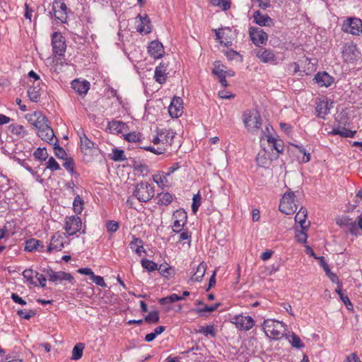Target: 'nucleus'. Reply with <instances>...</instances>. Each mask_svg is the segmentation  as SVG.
Listing matches in <instances>:
<instances>
[{
	"mask_svg": "<svg viewBox=\"0 0 362 362\" xmlns=\"http://www.w3.org/2000/svg\"><path fill=\"white\" fill-rule=\"evenodd\" d=\"M37 271H35L32 269H25L22 275L24 279H26V281L30 284L35 286H37V284L36 281H34V278H35Z\"/></svg>",
	"mask_w": 362,
	"mask_h": 362,
	"instance_id": "nucleus-37",
	"label": "nucleus"
},
{
	"mask_svg": "<svg viewBox=\"0 0 362 362\" xmlns=\"http://www.w3.org/2000/svg\"><path fill=\"white\" fill-rule=\"evenodd\" d=\"M44 245L42 242L35 238H30L25 242V250L27 252L39 251L42 252L44 250Z\"/></svg>",
	"mask_w": 362,
	"mask_h": 362,
	"instance_id": "nucleus-28",
	"label": "nucleus"
},
{
	"mask_svg": "<svg viewBox=\"0 0 362 362\" xmlns=\"http://www.w3.org/2000/svg\"><path fill=\"white\" fill-rule=\"evenodd\" d=\"M153 186L147 182H141L135 186L133 195L141 202H148L154 196Z\"/></svg>",
	"mask_w": 362,
	"mask_h": 362,
	"instance_id": "nucleus-6",
	"label": "nucleus"
},
{
	"mask_svg": "<svg viewBox=\"0 0 362 362\" xmlns=\"http://www.w3.org/2000/svg\"><path fill=\"white\" fill-rule=\"evenodd\" d=\"M9 129L13 134H15L20 138H23L26 134V130L23 126L15 124L9 126Z\"/></svg>",
	"mask_w": 362,
	"mask_h": 362,
	"instance_id": "nucleus-40",
	"label": "nucleus"
},
{
	"mask_svg": "<svg viewBox=\"0 0 362 362\" xmlns=\"http://www.w3.org/2000/svg\"><path fill=\"white\" fill-rule=\"evenodd\" d=\"M307 216V209L303 206L300 207L295 216V221L300 225V228L309 227L310 223L306 221Z\"/></svg>",
	"mask_w": 362,
	"mask_h": 362,
	"instance_id": "nucleus-30",
	"label": "nucleus"
},
{
	"mask_svg": "<svg viewBox=\"0 0 362 362\" xmlns=\"http://www.w3.org/2000/svg\"><path fill=\"white\" fill-rule=\"evenodd\" d=\"M314 81L320 87H329L334 83V78L327 72H319L315 74Z\"/></svg>",
	"mask_w": 362,
	"mask_h": 362,
	"instance_id": "nucleus-22",
	"label": "nucleus"
},
{
	"mask_svg": "<svg viewBox=\"0 0 362 362\" xmlns=\"http://www.w3.org/2000/svg\"><path fill=\"white\" fill-rule=\"evenodd\" d=\"M173 231L180 233L187 223V213L183 209H177L173 213Z\"/></svg>",
	"mask_w": 362,
	"mask_h": 362,
	"instance_id": "nucleus-14",
	"label": "nucleus"
},
{
	"mask_svg": "<svg viewBox=\"0 0 362 362\" xmlns=\"http://www.w3.org/2000/svg\"><path fill=\"white\" fill-rule=\"evenodd\" d=\"M329 134L332 135H339L345 138H353L356 134V132L345 128L340 129L337 127L333 128Z\"/></svg>",
	"mask_w": 362,
	"mask_h": 362,
	"instance_id": "nucleus-33",
	"label": "nucleus"
},
{
	"mask_svg": "<svg viewBox=\"0 0 362 362\" xmlns=\"http://www.w3.org/2000/svg\"><path fill=\"white\" fill-rule=\"evenodd\" d=\"M40 83H33L28 90V96L32 102L37 103L40 98Z\"/></svg>",
	"mask_w": 362,
	"mask_h": 362,
	"instance_id": "nucleus-31",
	"label": "nucleus"
},
{
	"mask_svg": "<svg viewBox=\"0 0 362 362\" xmlns=\"http://www.w3.org/2000/svg\"><path fill=\"white\" fill-rule=\"evenodd\" d=\"M156 199L158 204L168 206L173 202V196L168 192H161L157 195Z\"/></svg>",
	"mask_w": 362,
	"mask_h": 362,
	"instance_id": "nucleus-35",
	"label": "nucleus"
},
{
	"mask_svg": "<svg viewBox=\"0 0 362 362\" xmlns=\"http://www.w3.org/2000/svg\"><path fill=\"white\" fill-rule=\"evenodd\" d=\"M278 158L276 153H271L266 148H262L256 157V161L257 165L262 168H268L273 160H276Z\"/></svg>",
	"mask_w": 362,
	"mask_h": 362,
	"instance_id": "nucleus-11",
	"label": "nucleus"
},
{
	"mask_svg": "<svg viewBox=\"0 0 362 362\" xmlns=\"http://www.w3.org/2000/svg\"><path fill=\"white\" fill-rule=\"evenodd\" d=\"M83 349L84 344L83 343H78L75 345L72 350L71 358L75 361L80 359L83 356Z\"/></svg>",
	"mask_w": 362,
	"mask_h": 362,
	"instance_id": "nucleus-42",
	"label": "nucleus"
},
{
	"mask_svg": "<svg viewBox=\"0 0 362 362\" xmlns=\"http://www.w3.org/2000/svg\"><path fill=\"white\" fill-rule=\"evenodd\" d=\"M71 87L79 95H86L90 88V83L86 80L75 79L71 83Z\"/></svg>",
	"mask_w": 362,
	"mask_h": 362,
	"instance_id": "nucleus-24",
	"label": "nucleus"
},
{
	"mask_svg": "<svg viewBox=\"0 0 362 362\" xmlns=\"http://www.w3.org/2000/svg\"><path fill=\"white\" fill-rule=\"evenodd\" d=\"M230 322L235 325V327L240 331H249L255 325L254 319L250 315L243 314L234 315L231 318Z\"/></svg>",
	"mask_w": 362,
	"mask_h": 362,
	"instance_id": "nucleus-8",
	"label": "nucleus"
},
{
	"mask_svg": "<svg viewBox=\"0 0 362 362\" xmlns=\"http://www.w3.org/2000/svg\"><path fill=\"white\" fill-rule=\"evenodd\" d=\"M138 18L140 20V24L137 25V31L140 33H150L151 32L152 28L151 21L147 16V15H145L144 16L139 15Z\"/></svg>",
	"mask_w": 362,
	"mask_h": 362,
	"instance_id": "nucleus-27",
	"label": "nucleus"
},
{
	"mask_svg": "<svg viewBox=\"0 0 362 362\" xmlns=\"http://www.w3.org/2000/svg\"><path fill=\"white\" fill-rule=\"evenodd\" d=\"M308 228H300V230H296V238L298 243H305L307 242L308 235L307 230Z\"/></svg>",
	"mask_w": 362,
	"mask_h": 362,
	"instance_id": "nucleus-47",
	"label": "nucleus"
},
{
	"mask_svg": "<svg viewBox=\"0 0 362 362\" xmlns=\"http://www.w3.org/2000/svg\"><path fill=\"white\" fill-rule=\"evenodd\" d=\"M255 22L260 26H270L273 24L272 19L267 14H262L259 11L253 13Z\"/></svg>",
	"mask_w": 362,
	"mask_h": 362,
	"instance_id": "nucleus-25",
	"label": "nucleus"
},
{
	"mask_svg": "<svg viewBox=\"0 0 362 362\" xmlns=\"http://www.w3.org/2000/svg\"><path fill=\"white\" fill-rule=\"evenodd\" d=\"M52 9L56 18L59 20L62 23L66 22L68 8L65 3L54 0Z\"/></svg>",
	"mask_w": 362,
	"mask_h": 362,
	"instance_id": "nucleus-18",
	"label": "nucleus"
},
{
	"mask_svg": "<svg viewBox=\"0 0 362 362\" xmlns=\"http://www.w3.org/2000/svg\"><path fill=\"white\" fill-rule=\"evenodd\" d=\"M197 332L203 334L206 337L209 335L214 337L216 335V329L214 325H209L206 327L201 326Z\"/></svg>",
	"mask_w": 362,
	"mask_h": 362,
	"instance_id": "nucleus-44",
	"label": "nucleus"
},
{
	"mask_svg": "<svg viewBox=\"0 0 362 362\" xmlns=\"http://www.w3.org/2000/svg\"><path fill=\"white\" fill-rule=\"evenodd\" d=\"M66 233L57 232L51 238L49 245L46 249L47 253L61 251L65 245Z\"/></svg>",
	"mask_w": 362,
	"mask_h": 362,
	"instance_id": "nucleus-10",
	"label": "nucleus"
},
{
	"mask_svg": "<svg viewBox=\"0 0 362 362\" xmlns=\"http://www.w3.org/2000/svg\"><path fill=\"white\" fill-rule=\"evenodd\" d=\"M333 107V102L328 99H323L319 101L316 107V112L318 117L325 119L330 110Z\"/></svg>",
	"mask_w": 362,
	"mask_h": 362,
	"instance_id": "nucleus-21",
	"label": "nucleus"
},
{
	"mask_svg": "<svg viewBox=\"0 0 362 362\" xmlns=\"http://www.w3.org/2000/svg\"><path fill=\"white\" fill-rule=\"evenodd\" d=\"M45 273L48 277V280L55 284L61 283L63 281L72 282L74 280V276L70 273L65 272H55L51 268H49L45 271Z\"/></svg>",
	"mask_w": 362,
	"mask_h": 362,
	"instance_id": "nucleus-12",
	"label": "nucleus"
},
{
	"mask_svg": "<svg viewBox=\"0 0 362 362\" xmlns=\"http://www.w3.org/2000/svg\"><path fill=\"white\" fill-rule=\"evenodd\" d=\"M64 230L67 236L76 235L77 233L83 234L86 233L85 226L81 217L76 215L66 216L65 218Z\"/></svg>",
	"mask_w": 362,
	"mask_h": 362,
	"instance_id": "nucleus-4",
	"label": "nucleus"
},
{
	"mask_svg": "<svg viewBox=\"0 0 362 362\" xmlns=\"http://www.w3.org/2000/svg\"><path fill=\"white\" fill-rule=\"evenodd\" d=\"M17 314L21 318H23L25 320H30L32 317H33L35 315V312L32 310H30L28 311L23 310H18L17 311Z\"/></svg>",
	"mask_w": 362,
	"mask_h": 362,
	"instance_id": "nucleus-54",
	"label": "nucleus"
},
{
	"mask_svg": "<svg viewBox=\"0 0 362 362\" xmlns=\"http://www.w3.org/2000/svg\"><path fill=\"white\" fill-rule=\"evenodd\" d=\"M249 34L251 40L256 46L265 44L268 40L267 33L259 28H250Z\"/></svg>",
	"mask_w": 362,
	"mask_h": 362,
	"instance_id": "nucleus-16",
	"label": "nucleus"
},
{
	"mask_svg": "<svg viewBox=\"0 0 362 362\" xmlns=\"http://www.w3.org/2000/svg\"><path fill=\"white\" fill-rule=\"evenodd\" d=\"M148 52L155 59L162 58L165 53L163 44L158 40L151 42L148 47Z\"/></svg>",
	"mask_w": 362,
	"mask_h": 362,
	"instance_id": "nucleus-20",
	"label": "nucleus"
},
{
	"mask_svg": "<svg viewBox=\"0 0 362 362\" xmlns=\"http://www.w3.org/2000/svg\"><path fill=\"white\" fill-rule=\"evenodd\" d=\"M169 175H167V173H160L153 176V180L160 187H164L165 184L168 182L167 177Z\"/></svg>",
	"mask_w": 362,
	"mask_h": 362,
	"instance_id": "nucleus-43",
	"label": "nucleus"
},
{
	"mask_svg": "<svg viewBox=\"0 0 362 362\" xmlns=\"http://www.w3.org/2000/svg\"><path fill=\"white\" fill-rule=\"evenodd\" d=\"M256 57L260 60L261 62L267 64H276V56L274 51L270 49H260L256 52Z\"/></svg>",
	"mask_w": 362,
	"mask_h": 362,
	"instance_id": "nucleus-19",
	"label": "nucleus"
},
{
	"mask_svg": "<svg viewBox=\"0 0 362 362\" xmlns=\"http://www.w3.org/2000/svg\"><path fill=\"white\" fill-rule=\"evenodd\" d=\"M84 208V202L83 199L76 194L73 202V210L76 214H81Z\"/></svg>",
	"mask_w": 362,
	"mask_h": 362,
	"instance_id": "nucleus-39",
	"label": "nucleus"
},
{
	"mask_svg": "<svg viewBox=\"0 0 362 362\" xmlns=\"http://www.w3.org/2000/svg\"><path fill=\"white\" fill-rule=\"evenodd\" d=\"M212 74L216 76L218 78L226 75V67L220 62H216L214 67L212 70Z\"/></svg>",
	"mask_w": 362,
	"mask_h": 362,
	"instance_id": "nucleus-41",
	"label": "nucleus"
},
{
	"mask_svg": "<svg viewBox=\"0 0 362 362\" xmlns=\"http://www.w3.org/2000/svg\"><path fill=\"white\" fill-rule=\"evenodd\" d=\"M47 168L49 169L51 171H56L60 169V166L56 160L53 157H51L47 163Z\"/></svg>",
	"mask_w": 362,
	"mask_h": 362,
	"instance_id": "nucleus-55",
	"label": "nucleus"
},
{
	"mask_svg": "<svg viewBox=\"0 0 362 362\" xmlns=\"http://www.w3.org/2000/svg\"><path fill=\"white\" fill-rule=\"evenodd\" d=\"M129 247L131 250L134 251L138 255L141 256L143 249L142 240L140 238L133 237L130 242Z\"/></svg>",
	"mask_w": 362,
	"mask_h": 362,
	"instance_id": "nucleus-38",
	"label": "nucleus"
},
{
	"mask_svg": "<svg viewBox=\"0 0 362 362\" xmlns=\"http://www.w3.org/2000/svg\"><path fill=\"white\" fill-rule=\"evenodd\" d=\"M34 117L33 124L37 130L38 136L50 144H53L57 138L54 136L53 129L47 124V117L40 112H35Z\"/></svg>",
	"mask_w": 362,
	"mask_h": 362,
	"instance_id": "nucleus-2",
	"label": "nucleus"
},
{
	"mask_svg": "<svg viewBox=\"0 0 362 362\" xmlns=\"http://www.w3.org/2000/svg\"><path fill=\"white\" fill-rule=\"evenodd\" d=\"M124 139L129 142H136L139 140V134L135 132H131L124 135Z\"/></svg>",
	"mask_w": 362,
	"mask_h": 362,
	"instance_id": "nucleus-60",
	"label": "nucleus"
},
{
	"mask_svg": "<svg viewBox=\"0 0 362 362\" xmlns=\"http://www.w3.org/2000/svg\"><path fill=\"white\" fill-rule=\"evenodd\" d=\"M52 51L55 56H64L66 49L64 37L59 32H54L52 35Z\"/></svg>",
	"mask_w": 362,
	"mask_h": 362,
	"instance_id": "nucleus-9",
	"label": "nucleus"
},
{
	"mask_svg": "<svg viewBox=\"0 0 362 362\" xmlns=\"http://www.w3.org/2000/svg\"><path fill=\"white\" fill-rule=\"evenodd\" d=\"M344 31L352 35L362 33V21L357 18H350L343 24Z\"/></svg>",
	"mask_w": 362,
	"mask_h": 362,
	"instance_id": "nucleus-15",
	"label": "nucleus"
},
{
	"mask_svg": "<svg viewBox=\"0 0 362 362\" xmlns=\"http://www.w3.org/2000/svg\"><path fill=\"white\" fill-rule=\"evenodd\" d=\"M165 67L163 65H160L156 68L154 73V78L156 81L162 84L166 80Z\"/></svg>",
	"mask_w": 362,
	"mask_h": 362,
	"instance_id": "nucleus-34",
	"label": "nucleus"
},
{
	"mask_svg": "<svg viewBox=\"0 0 362 362\" xmlns=\"http://www.w3.org/2000/svg\"><path fill=\"white\" fill-rule=\"evenodd\" d=\"M262 329L267 337L278 340L284 336L286 325L282 322L267 319L264 320Z\"/></svg>",
	"mask_w": 362,
	"mask_h": 362,
	"instance_id": "nucleus-3",
	"label": "nucleus"
},
{
	"mask_svg": "<svg viewBox=\"0 0 362 362\" xmlns=\"http://www.w3.org/2000/svg\"><path fill=\"white\" fill-rule=\"evenodd\" d=\"M157 270L163 276L166 278H170L175 275L174 269L168 263L161 264Z\"/></svg>",
	"mask_w": 362,
	"mask_h": 362,
	"instance_id": "nucleus-36",
	"label": "nucleus"
},
{
	"mask_svg": "<svg viewBox=\"0 0 362 362\" xmlns=\"http://www.w3.org/2000/svg\"><path fill=\"white\" fill-rule=\"evenodd\" d=\"M106 228L108 232H116L119 228V223L115 221H109L106 223Z\"/></svg>",
	"mask_w": 362,
	"mask_h": 362,
	"instance_id": "nucleus-57",
	"label": "nucleus"
},
{
	"mask_svg": "<svg viewBox=\"0 0 362 362\" xmlns=\"http://www.w3.org/2000/svg\"><path fill=\"white\" fill-rule=\"evenodd\" d=\"M168 112L171 117L178 118L183 113V103L180 97L175 96L168 107Z\"/></svg>",
	"mask_w": 362,
	"mask_h": 362,
	"instance_id": "nucleus-17",
	"label": "nucleus"
},
{
	"mask_svg": "<svg viewBox=\"0 0 362 362\" xmlns=\"http://www.w3.org/2000/svg\"><path fill=\"white\" fill-rule=\"evenodd\" d=\"M211 3L213 6H218L223 11H227L230 7V0H211Z\"/></svg>",
	"mask_w": 362,
	"mask_h": 362,
	"instance_id": "nucleus-46",
	"label": "nucleus"
},
{
	"mask_svg": "<svg viewBox=\"0 0 362 362\" xmlns=\"http://www.w3.org/2000/svg\"><path fill=\"white\" fill-rule=\"evenodd\" d=\"M267 137L268 150L269 151H271V153H276L279 156V153H282L284 151V145L282 141L277 140L272 136H267Z\"/></svg>",
	"mask_w": 362,
	"mask_h": 362,
	"instance_id": "nucleus-23",
	"label": "nucleus"
},
{
	"mask_svg": "<svg viewBox=\"0 0 362 362\" xmlns=\"http://www.w3.org/2000/svg\"><path fill=\"white\" fill-rule=\"evenodd\" d=\"M175 135L176 133L170 129H158L152 138L153 146H144L143 148L156 155L163 154L171 151Z\"/></svg>",
	"mask_w": 362,
	"mask_h": 362,
	"instance_id": "nucleus-1",
	"label": "nucleus"
},
{
	"mask_svg": "<svg viewBox=\"0 0 362 362\" xmlns=\"http://www.w3.org/2000/svg\"><path fill=\"white\" fill-rule=\"evenodd\" d=\"M57 141H54L52 144H54V153L57 157L59 158H63L66 155L65 151L63 149V148L60 147L59 145L57 144Z\"/></svg>",
	"mask_w": 362,
	"mask_h": 362,
	"instance_id": "nucleus-58",
	"label": "nucleus"
},
{
	"mask_svg": "<svg viewBox=\"0 0 362 362\" xmlns=\"http://www.w3.org/2000/svg\"><path fill=\"white\" fill-rule=\"evenodd\" d=\"M342 57L347 62H354L361 58V52L355 44L347 43L344 47Z\"/></svg>",
	"mask_w": 362,
	"mask_h": 362,
	"instance_id": "nucleus-13",
	"label": "nucleus"
},
{
	"mask_svg": "<svg viewBox=\"0 0 362 362\" xmlns=\"http://www.w3.org/2000/svg\"><path fill=\"white\" fill-rule=\"evenodd\" d=\"M33 156L35 159L42 161L46 160L48 153L45 148L39 147L35 151Z\"/></svg>",
	"mask_w": 362,
	"mask_h": 362,
	"instance_id": "nucleus-45",
	"label": "nucleus"
},
{
	"mask_svg": "<svg viewBox=\"0 0 362 362\" xmlns=\"http://www.w3.org/2000/svg\"><path fill=\"white\" fill-rule=\"evenodd\" d=\"M206 269V264L204 262H201L197 268L194 274L191 278V281H196V282H200L202 281L203 277L205 274Z\"/></svg>",
	"mask_w": 362,
	"mask_h": 362,
	"instance_id": "nucleus-32",
	"label": "nucleus"
},
{
	"mask_svg": "<svg viewBox=\"0 0 362 362\" xmlns=\"http://www.w3.org/2000/svg\"><path fill=\"white\" fill-rule=\"evenodd\" d=\"M81 141V149L85 153H90L94 148V143L90 140L87 136L82 132L78 134Z\"/></svg>",
	"mask_w": 362,
	"mask_h": 362,
	"instance_id": "nucleus-26",
	"label": "nucleus"
},
{
	"mask_svg": "<svg viewBox=\"0 0 362 362\" xmlns=\"http://www.w3.org/2000/svg\"><path fill=\"white\" fill-rule=\"evenodd\" d=\"M243 117L244 125L248 131L251 132H256L261 128L262 119L257 111H245Z\"/></svg>",
	"mask_w": 362,
	"mask_h": 362,
	"instance_id": "nucleus-7",
	"label": "nucleus"
},
{
	"mask_svg": "<svg viewBox=\"0 0 362 362\" xmlns=\"http://www.w3.org/2000/svg\"><path fill=\"white\" fill-rule=\"evenodd\" d=\"M289 342L291 344L293 347L297 349L303 348L305 346L304 344L300 340V337L293 333L291 335Z\"/></svg>",
	"mask_w": 362,
	"mask_h": 362,
	"instance_id": "nucleus-49",
	"label": "nucleus"
},
{
	"mask_svg": "<svg viewBox=\"0 0 362 362\" xmlns=\"http://www.w3.org/2000/svg\"><path fill=\"white\" fill-rule=\"evenodd\" d=\"M225 29L216 30V39L219 40L220 43L223 44L224 45H228L230 42L225 40Z\"/></svg>",
	"mask_w": 362,
	"mask_h": 362,
	"instance_id": "nucleus-53",
	"label": "nucleus"
},
{
	"mask_svg": "<svg viewBox=\"0 0 362 362\" xmlns=\"http://www.w3.org/2000/svg\"><path fill=\"white\" fill-rule=\"evenodd\" d=\"M142 267L148 272H153L157 270L158 265L156 262L148 259H143L141 262Z\"/></svg>",
	"mask_w": 362,
	"mask_h": 362,
	"instance_id": "nucleus-48",
	"label": "nucleus"
},
{
	"mask_svg": "<svg viewBox=\"0 0 362 362\" xmlns=\"http://www.w3.org/2000/svg\"><path fill=\"white\" fill-rule=\"evenodd\" d=\"M341 287L342 284L341 282H338V286L336 289V292L338 293V295L340 297V299L344 303V304L348 306V305H351V303L349 298V297L346 295H344L341 291Z\"/></svg>",
	"mask_w": 362,
	"mask_h": 362,
	"instance_id": "nucleus-50",
	"label": "nucleus"
},
{
	"mask_svg": "<svg viewBox=\"0 0 362 362\" xmlns=\"http://www.w3.org/2000/svg\"><path fill=\"white\" fill-rule=\"evenodd\" d=\"M179 241L190 240L191 233L188 230H182L180 232Z\"/></svg>",
	"mask_w": 362,
	"mask_h": 362,
	"instance_id": "nucleus-63",
	"label": "nucleus"
},
{
	"mask_svg": "<svg viewBox=\"0 0 362 362\" xmlns=\"http://www.w3.org/2000/svg\"><path fill=\"white\" fill-rule=\"evenodd\" d=\"M112 158L115 161H122L126 160L124 151L119 149L113 151Z\"/></svg>",
	"mask_w": 362,
	"mask_h": 362,
	"instance_id": "nucleus-56",
	"label": "nucleus"
},
{
	"mask_svg": "<svg viewBox=\"0 0 362 362\" xmlns=\"http://www.w3.org/2000/svg\"><path fill=\"white\" fill-rule=\"evenodd\" d=\"M63 166L66 170L71 172V173H74V163L71 158L66 159L64 163Z\"/></svg>",
	"mask_w": 362,
	"mask_h": 362,
	"instance_id": "nucleus-62",
	"label": "nucleus"
},
{
	"mask_svg": "<svg viewBox=\"0 0 362 362\" xmlns=\"http://www.w3.org/2000/svg\"><path fill=\"white\" fill-rule=\"evenodd\" d=\"M35 279H36L35 281L37 282V286L40 285L42 287L46 286L47 279L44 275H42V274H40L39 272H37L36 275H35Z\"/></svg>",
	"mask_w": 362,
	"mask_h": 362,
	"instance_id": "nucleus-61",
	"label": "nucleus"
},
{
	"mask_svg": "<svg viewBox=\"0 0 362 362\" xmlns=\"http://www.w3.org/2000/svg\"><path fill=\"white\" fill-rule=\"evenodd\" d=\"M159 320V315L157 311H152L145 317V321L148 323H156Z\"/></svg>",
	"mask_w": 362,
	"mask_h": 362,
	"instance_id": "nucleus-51",
	"label": "nucleus"
},
{
	"mask_svg": "<svg viewBox=\"0 0 362 362\" xmlns=\"http://www.w3.org/2000/svg\"><path fill=\"white\" fill-rule=\"evenodd\" d=\"M107 127L111 133L119 134L126 132L127 126L121 121L112 120L108 122Z\"/></svg>",
	"mask_w": 362,
	"mask_h": 362,
	"instance_id": "nucleus-29",
	"label": "nucleus"
},
{
	"mask_svg": "<svg viewBox=\"0 0 362 362\" xmlns=\"http://www.w3.org/2000/svg\"><path fill=\"white\" fill-rule=\"evenodd\" d=\"M91 280L98 286H101L103 288H106L107 284L104 281V279L103 276H97L95 274L91 278Z\"/></svg>",
	"mask_w": 362,
	"mask_h": 362,
	"instance_id": "nucleus-59",
	"label": "nucleus"
},
{
	"mask_svg": "<svg viewBox=\"0 0 362 362\" xmlns=\"http://www.w3.org/2000/svg\"><path fill=\"white\" fill-rule=\"evenodd\" d=\"M296 203L295 192L291 191V189H288L281 199L279 210L285 214H292L298 209Z\"/></svg>",
	"mask_w": 362,
	"mask_h": 362,
	"instance_id": "nucleus-5",
	"label": "nucleus"
},
{
	"mask_svg": "<svg viewBox=\"0 0 362 362\" xmlns=\"http://www.w3.org/2000/svg\"><path fill=\"white\" fill-rule=\"evenodd\" d=\"M77 272L83 275L89 276L90 279L94 274L92 269L88 267L80 268L77 270Z\"/></svg>",
	"mask_w": 362,
	"mask_h": 362,
	"instance_id": "nucleus-64",
	"label": "nucleus"
},
{
	"mask_svg": "<svg viewBox=\"0 0 362 362\" xmlns=\"http://www.w3.org/2000/svg\"><path fill=\"white\" fill-rule=\"evenodd\" d=\"M201 205V196L199 194L194 195L192 199V211L195 214Z\"/></svg>",
	"mask_w": 362,
	"mask_h": 362,
	"instance_id": "nucleus-52",
	"label": "nucleus"
}]
</instances>
